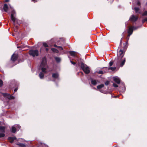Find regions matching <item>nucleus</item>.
Returning <instances> with one entry per match:
<instances>
[{
    "label": "nucleus",
    "instance_id": "nucleus-1",
    "mask_svg": "<svg viewBox=\"0 0 147 147\" xmlns=\"http://www.w3.org/2000/svg\"><path fill=\"white\" fill-rule=\"evenodd\" d=\"M48 67L46 58L45 57H44L42 58V61L39 67V69L42 70V72L39 74V77L40 79L43 78L45 74L47 72Z\"/></svg>",
    "mask_w": 147,
    "mask_h": 147
},
{
    "label": "nucleus",
    "instance_id": "nucleus-2",
    "mask_svg": "<svg viewBox=\"0 0 147 147\" xmlns=\"http://www.w3.org/2000/svg\"><path fill=\"white\" fill-rule=\"evenodd\" d=\"M125 58H117L115 59L114 63L116 64L117 66H120L122 67L125 64Z\"/></svg>",
    "mask_w": 147,
    "mask_h": 147
},
{
    "label": "nucleus",
    "instance_id": "nucleus-3",
    "mask_svg": "<svg viewBox=\"0 0 147 147\" xmlns=\"http://www.w3.org/2000/svg\"><path fill=\"white\" fill-rule=\"evenodd\" d=\"M81 67L86 74H88L90 72V69L86 65L82 63L81 65Z\"/></svg>",
    "mask_w": 147,
    "mask_h": 147
},
{
    "label": "nucleus",
    "instance_id": "nucleus-4",
    "mask_svg": "<svg viewBox=\"0 0 147 147\" xmlns=\"http://www.w3.org/2000/svg\"><path fill=\"white\" fill-rule=\"evenodd\" d=\"M9 7L11 9V19L13 23H14L17 20V19L15 17L16 13L14 10H13L12 7L10 5H9Z\"/></svg>",
    "mask_w": 147,
    "mask_h": 147
},
{
    "label": "nucleus",
    "instance_id": "nucleus-5",
    "mask_svg": "<svg viewBox=\"0 0 147 147\" xmlns=\"http://www.w3.org/2000/svg\"><path fill=\"white\" fill-rule=\"evenodd\" d=\"M29 54L33 57L37 56L38 55V51L37 50H31L29 51Z\"/></svg>",
    "mask_w": 147,
    "mask_h": 147
},
{
    "label": "nucleus",
    "instance_id": "nucleus-6",
    "mask_svg": "<svg viewBox=\"0 0 147 147\" xmlns=\"http://www.w3.org/2000/svg\"><path fill=\"white\" fill-rule=\"evenodd\" d=\"M139 27H135V26H129V27L128 30V33L129 34L128 36H129L131 35L132 33L134 30H136L139 28Z\"/></svg>",
    "mask_w": 147,
    "mask_h": 147
},
{
    "label": "nucleus",
    "instance_id": "nucleus-7",
    "mask_svg": "<svg viewBox=\"0 0 147 147\" xmlns=\"http://www.w3.org/2000/svg\"><path fill=\"white\" fill-rule=\"evenodd\" d=\"M3 95L4 97H6L9 99H13L14 98L13 96L10 95L9 94L3 93Z\"/></svg>",
    "mask_w": 147,
    "mask_h": 147
},
{
    "label": "nucleus",
    "instance_id": "nucleus-8",
    "mask_svg": "<svg viewBox=\"0 0 147 147\" xmlns=\"http://www.w3.org/2000/svg\"><path fill=\"white\" fill-rule=\"evenodd\" d=\"M20 126L19 125H15L14 126H13L11 127V131L13 133H15L16 132V128L17 129L18 128L19 129H20Z\"/></svg>",
    "mask_w": 147,
    "mask_h": 147
},
{
    "label": "nucleus",
    "instance_id": "nucleus-9",
    "mask_svg": "<svg viewBox=\"0 0 147 147\" xmlns=\"http://www.w3.org/2000/svg\"><path fill=\"white\" fill-rule=\"evenodd\" d=\"M124 55V54L123 51L122 50H120L117 53V58H123Z\"/></svg>",
    "mask_w": 147,
    "mask_h": 147
},
{
    "label": "nucleus",
    "instance_id": "nucleus-10",
    "mask_svg": "<svg viewBox=\"0 0 147 147\" xmlns=\"http://www.w3.org/2000/svg\"><path fill=\"white\" fill-rule=\"evenodd\" d=\"M138 19V16L133 15L130 17L129 20L132 22H135Z\"/></svg>",
    "mask_w": 147,
    "mask_h": 147
},
{
    "label": "nucleus",
    "instance_id": "nucleus-11",
    "mask_svg": "<svg viewBox=\"0 0 147 147\" xmlns=\"http://www.w3.org/2000/svg\"><path fill=\"white\" fill-rule=\"evenodd\" d=\"M113 79L114 81L117 84H120V80L118 77L116 76L113 77Z\"/></svg>",
    "mask_w": 147,
    "mask_h": 147
},
{
    "label": "nucleus",
    "instance_id": "nucleus-12",
    "mask_svg": "<svg viewBox=\"0 0 147 147\" xmlns=\"http://www.w3.org/2000/svg\"><path fill=\"white\" fill-rule=\"evenodd\" d=\"M18 55L14 53L12 56L11 59L13 61H15L17 59Z\"/></svg>",
    "mask_w": 147,
    "mask_h": 147
},
{
    "label": "nucleus",
    "instance_id": "nucleus-13",
    "mask_svg": "<svg viewBox=\"0 0 147 147\" xmlns=\"http://www.w3.org/2000/svg\"><path fill=\"white\" fill-rule=\"evenodd\" d=\"M52 77L55 79H59V75L57 73H53L52 74Z\"/></svg>",
    "mask_w": 147,
    "mask_h": 147
},
{
    "label": "nucleus",
    "instance_id": "nucleus-14",
    "mask_svg": "<svg viewBox=\"0 0 147 147\" xmlns=\"http://www.w3.org/2000/svg\"><path fill=\"white\" fill-rule=\"evenodd\" d=\"M16 139V138L15 137H9L8 138V140H9V142L11 143H13L14 140H15Z\"/></svg>",
    "mask_w": 147,
    "mask_h": 147
},
{
    "label": "nucleus",
    "instance_id": "nucleus-15",
    "mask_svg": "<svg viewBox=\"0 0 147 147\" xmlns=\"http://www.w3.org/2000/svg\"><path fill=\"white\" fill-rule=\"evenodd\" d=\"M3 9L4 11L6 12L8 11V5L7 4H4V6L3 7Z\"/></svg>",
    "mask_w": 147,
    "mask_h": 147
},
{
    "label": "nucleus",
    "instance_id": "nucleus-16",
    "mask_svg": "<svg viewBox=\"0 0 147 147\" xmlns=\"http://www.w3.org/2000/svg\"><path fill=\"white\" fill-rule=\"evenodd\" d=\"M69 53L71 56L77 57V56L76 55V52H75L70 51L69 52Z\"/></svg>",
    "mask_w": 147,
    "mask_h": 147
},
{
    "label": "nucleus",
    "instance_id": "nucleus-17",
    "mask_svg": "<svg viewBox=\"0 0 147 147\" xmlns=\"http://www.w3.org/2000/svg\"><path fill=\"white\" fill-rule=\"evenodd\" d=\"M122 87L121 88H120V91L121 92H123L125 91V88L124 86V84L123 83H122Z\"/></svg>",
    "mask_w": 147,
    "mask_h": 147
},
{
    "label": "nucleus",
    "instance_id": "nucleus-18",
    "mask_svg": "<svg viewBox=\"0 0 147 147\" xmlns=\"http://www.w3.org/2000/svg\"><path fill=\"white\" fill-rule=\"evenodd\" d=\"M105 69H106V71H108L109 70L111 69L112 71L116 69V67H105Z\"/></svg>",
    "mask_w": 147,
    "mask_h": 147
},
{
    "label": "nucleus",
    "instance_id": "nucleus-19",
    "mask_svg": "<svg viewBox=\"0 0 147 147\" xmlns=\"http://www.w3.org/2000/svg\"><path fill=\"white\" fill-rule=\"evenodd\" d=\"M107 72V71L106 70V71L100 70L98 71L97 72V73L98 74H103L104 73Z\"/></svg>",
    "mask_w": 147,
    "mask_h": 147
},
{
    "label": "nucleus",
    "instance_id": "nucleus-20",
    "mask_svg": "<svg viewBox=\"0 0 147 147\" xmlns=\"http://www.w3.org/2000/svg\"><path fill=\"white\" fill-rule=\"evenodd\" d=\"M5 127L0 126V131L2 132H5Z\"/></svg>",
    "mask_w": 147,
    "mask_h": 147
},
{
    "label": "nucleus",
    "instance_id": "nucleus-21",
    "mask_svg": "<svg viewBox=\"0 0 147 147\" xmlns=\"http://www.w3.org/2000/svg\"><path fill=\"white\" fill-rule=\"evenodd\" d=\"M17 145L20 146V147H26L25 145L22 143H18L16 144Z\"/></svg>",
    "mask_w": 147,
    "mask_h": 147
},
{
    "label": "nucleus",
    "instance_id": "nucleus-22",
    "mask_svg": "<svg viewBox=\"0 0 147 147\" xmlns=\"http://www.w3.org/2000/svg\"><path fill=\"white\" fill-rule=\"evenodd\" d=\"M91 82L92 84L94 85H95L96 84V81L95 80L92 79L91 80Z\"/></svg>",
    "mask_w": 147,
    "mask_h": 147
},
{
    "label": "nucleus",
    "instance_id": "nucleus-23",
    "mask_svg": "<svg viewBox=\"0 0 147 147\" xmlns=\"http://www.w3.org/2000/svg\"><path fill=\"white\" fill-rule=\"evenodd\" d=\"M51 50L54 52L56 53H58L59 52V51L57 49L54 48H52Z\"/></svg>",
    "mask_w": 147,
    "mask_h": 147
},
{
    "label": "nucleus",
    "instance_id": "nucleus-24",
    "mask_svg": "<svg viewBox=\"0 0 147 147\" xmlns=\"http://www.w3.org/2000/svg\"><path fill=\"white\" fill-rule=\"evenodd\" d=\"M104 86L103 84H101L100 85H98L97 86V88L98 89H99L102 88Z\"/></svg>",
    "mask_w": 147,
    "mask_h": 147
},
{
    "label": "nucleus",
    "instance_id": "nucleus-25",
    "mask_svg": "<svg viewBox=\"0 0 147 147\" xmlns=\"http://www.w3.org/2000/svg\"><path fill=\"white\" fill-rule=\"evenodd\" d=\"M55 59L57 62H59L61 61V59L59 57H55Z\"/></svg>",
    "mask_w": 147,
    "mask_h": 147
},
{
    "label": "nucleus",
    "instance_id": "nucleus-26",
    "mask_svg": "<svg viewBox=\"0 0 147 147\" xmlns=\"http://www.w3.org/2000/svg\"><path fill=\"white\" fill-rule=\"evenodd\" d=\"M134 10L135 11L136 13H137L138 12V11L139 10V8L137 7H135L134 8Z\"/></svg>",
    "mask_w": 147,
    "mask_h": 147
},
{
    "label": "nucleus",
    "instance_id": "nucleus-27",
    "mask_svg": "<svg viewBox=\"0 0 147 147\" xmlns=\"http://www.w3.org/2000/svg\"><path fill=\"white\" fill-rule=\"evenodd\" d=\"M114 63L113 62V61H111L109 63V66H112V65H113V63Z\"/></svg>",
    "mask_w": 147,
    "mask_h": 147
},
{
    "label": "nucleus",
    "instance_id": "nucleus-28",
    "mask_svg": "<svg viewBox=\"0 0 147 147\" xmlns=\"http://www.w3.org/2000/svg\"><path fill=\"white\" fill-rule=\"evenodd\" d=\"M5 136V135L3 133H0V138H2L4 137Z\"/></svg>",
    "mask_w": 147,
    "mask_h": 147
},
{
    "label": "nucleus",
    "instance_id": "nucleus-29",
    "mask_svg": "<svg viewBox=\"0 0 147 147\" xmlns=\"http://www.w3.org/2000/svg\"><path fill=\"white\" fill-rule=\"evenodd\" d=\"M43 46H44L45 47H48L47 44L45 42H44L43 43Z\"/></svg>",
    "mask_w": 147,
    "mask_h": 147
},
{
    "label": "nucleus",
    "instance_id": "nucleus-30",
    "mask_svg": "<svg viewBox=\"0 0 147 147\" xmlns=\"http://www.w3.org/2000/svg\"><path fill=\"white\" fill-rule=\"evenodd\" d=\"M3 85V82L2 80H0V87L1 86Z\"/></svg>",
    "mask_w": 147,
    "mask_h": 147
},
{
    "label": "nucleus",
    "instance_id": "nucleus-31",
    "mask_svg": "<svg viewBox=\"0 0 147 147\" xmlns=\"http://www.w3.org/2000/svg\"><path fill=\"white\" fill-rule=\"evenodd\" d=\"M143 16H147V11H145L143 14Z\"/></svg>",
    "mask_w": 147,
    "mask_h": 147
},
{
    "label": "nucleus",
    "instance_id": "nucleus-32",
    "mask_svg": "<svg viewBox=\"0 0 147 147\" xmlns=\"http://www.w3.org/2000/svg\"><path fill=\"white\" fill-rule=\"evenodd\" d=\"M113 86L115 87H118V86L115 83H113Z\"/></svg>",
    "mask_w": 147,
    "mask_h": 147
},
{
    "label": "nucleus",
    "instance_id": "nucleus-33",
    "mask_svg": "<svg viewBox=\"0 0 147 147\" xmlns=\"http://www.w3.org/2000/svg\"><path fill=\"white\" fill-rule=\"evenodd\" d=\"M58 48H59V49L60 50H63V47L61 46H59L58 47Z\"/></svg>",
    "mask_w": 147,
    "mask_h": 147
},
{
    "label": "nucleus",
    "instance_id": "nucleus-34",
    "mask_svg": "<svg viewBox=\"0 0 147 147\" xmlns=\"http://www.w3.org/2000/svg\"><path fill=\"white\" fill-rule=\"evenodd\" d=\"M145 21H147V18H144L142 21L143 22H144Z\"/></svg>",
    "mask_w": 147,
    "mask_h": 147
},
{
    "label": "nucleus",
    "instance_id": "nucleus-35",
    "mask_svg": "<svg viewBox=\"0 0 147 147\" xmlns=\"http://www.w3.org/2000/svg\"><path fill=\"white\" fill-rule=\"evenodd\" d=\"M109 82L108 81H107L105 82V84L106 85H107L109 84Z\"/></svg>",
    "mask_w": 147,
    "mask_h": 147
},
{
    "label": "nucleus",
    "instance_id": "nucleus-36",
    "mask_svg": "<svg viewBox=\"0 0 147 147\" xmlns=\"http://www.w3.org/2000/svg\"><path fill=\"white\" fill-rule=\"evenodd\" d=\"M70 62L73 65H75L76 64V63L75 62H74L73 61H70Z\"/></svg>",
    "mask_w": 147,
    "mask_h": 147
},
{
    "label": "nucleus",
    "instance_id": "nucleus-37",
    "mask_svg": "<svg viewBox=\"0 0 147 147\" xmlns=\"http://www.w3.org/2000/svg\"><path fill=\"white\" fill-rule=\"evenodd\" d=\"M122 38H121V40L120 41V45H121L122 43Z\"/></svg>",
    "mask_w": 147,
    "mask_h": 147
},
{
    "label": "nucleus",
    "instance_id": "nucleus-38",
    "mask_svg": "<svg viewBox=\"0 0 147 147\" xmlns=\"http://www.w3.org/2000/svg\"><path fill=\"white\" fill-rule=\"evenodd\" d=\"M18 90V89L17 88H15L14 90V92H16V91H17V90Z\"/></svg>",
    "mask_w": 147,
    "mask_h": 147
},
{
    "label": "nucleus",
    "instance_id": "nucleus-39",
    "mask_svg": "<svg viewBox=\"0 0 147 147\" xmlns=\"http://www.w3.org/2000/svg\"><path fill=\"white\" fill-rule=\"evenodd\" d=\"M54 47H57V48H58V46H57L56 45H54Z\"/></svg>",
    "mask_w": 147,
    "mask_h": 147
},
{
    "label": "nucleus",
    "instance_id": "nucleus-40",
    "mask_svg": "<svg viewBox=\"0 0 147 147\" xmlns=\"http://www.w3.org/2000/svg\"><path fill=\"white\" fill-rule=\"evenodd\" d=\"M137 4L138 5H140V3L139 2H138L137 3Z\"/></svg>",
    "mask_w": 147,
    "mask_h": 147
},
{
    "label": "nucleus",
    "instance_id": "nucleus-41",
    "mask_svg": "<svg viewBox=\"0 0 147 147\" xmlns=\"http://www.w3.org/2000/svg\"><path fill=\"white\" fill-rule=\"evenodd\" d=\"M99 91L102 93H104V92H103V91H102V90H99Z\"/></svg>",
    "mask_w": 147,
    "mask_h": 147
},
{
    "label": "nucleus",
    "instance_id": "nucleus-42",
    "mask_svg": "<svg viewBox=\"0 0 147 147\" xmlns=\"http://www.w3.org/2000/svg\"><path fill=\"white\" fill-rule=\"evenodd\" d=\"M9 1V0H5V2H7Z\"/></svg>",
    "mask_w": 147,
    "mask_h": 147
},
{
    "label": "nucleus",
    "instance_id": "nucleus-43",
    "mask_svg": "<svg viewBox=\"0 0 147 147\" xmlns=\"http://www.w3.org/2000/svg\"><path fill=\"white\" fill-rule=\"evenodd\" d=\"M46 51H48V50H49V49H48V48H46Z\"/></svg>",
    "mask_w": 147,
    "mask_h": 147
},
{
    "label": "nucleus",
    "instance_id": "nucleus-44",
    "mask_svg": "<svg viewBox=\"0 0 147 147\" xmlns=\"http://www.w3.org/2000/svg\"><path fill=\"white\" fill-rule=\"evenodd\" d=\"M115 147H117V146H115Z\"/></svg>",
    "mask_w": 147,
    "mask_h": 147
}]
</instances>
